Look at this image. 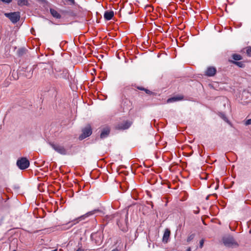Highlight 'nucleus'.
<instances>
[{
	"label": "nucleus",
	"instance_id": "1",
	"mask_svg": "<svg viewBox=\"0 0 251 251\" xmlns=\"http://www.w3.org/2000/svg\"><path fill=\"white\" fill-rule=\"evenodd\" d=\"M52 73L55 78L67 79L68 77V71L65 69L62 70H57L55 69L54 70L52 71Z\"/></svg>",
	"mask_w": 251,
	"mask_h": 251
},
{
	"label": "nucleus",
	"instance_id": "2",
	"mask_svg": "<svg viewBox=\"0 0 251 251\" xmlns=\"http://www.w3.org/2000/svg\"><path fill=\"white\" fill-rule=\"evenodd\" d=\"M16 164L21 170H25L29 166V161L25 157H22L17 161Z\"/></svg>",
	"mask_w": 251,
	"mask_h": 251
},
{
	"label": "nucleus",
	"instance_id": "3",
	"mask_svg": "<svg viewBox=\"0 0 251 251\" xmlns=\"http://www.w3.org/2000/svg\"><path fill=\"white\" fill-rule=\"evenodd\" d=\"M49 144L58 153L62 155L67 154V150L64 146L51 142H50Z\"/></svg>",
	"mask_w": 251,
	"mask_h": 251
},
{
	"label": "nucleus",
	"instance_id": "4",
	"mask_svg": "<svg viewBox=\"0 0 251 251\" xmlns=\"http://www.w3.org/2000/svg\"><path fill=\"white\" fill-rule=\"evenodd\" d=\"M4 15L8 18L13 23H16L20 18V13L19 12L6 13Z\"/></svg>",
	"mask_w": 251,
	"mask_h": 251
},
{
	"label": "nucleus",
	"instance_id": "5",
	"mask_svg": "<svg viewBox=\"0 0 251 251\" xmlns=\"http://www.w3.org/2000/svg\"><path fill=\"white\" fill-rule=\"evenodd\" d=\"M223 242L224 245L227 247L238 246L237 243L235 241L233 237L230 236L223 237Z\"/></svg>",
	"mask_w": 251,
	"mask_h": 251
},
{
	"label": "nucleus",
	"instance_id": "6",
	"mask_svg": "<svg viewBox=\"0 0 251 251\" xmlns=\"http://www.w3.org/2000/svg\"><path fill=\"white\" fill-rule=\"evenodd\" d=\"M92 134V129L91 126L88 125L86 126L84 129H82V133L79 136V139L81 140L86 137L89 136Z\"/></svg>",
	"mask_w": 251,
	"mask_h": 251
},
{
	"label": "nucleus",
	"instance_id": "7",
	"mask_svg": "<svg viewBox=\"0 0 251 251\" xmlns=\"http://www.w3.org/2000/svg\"><path fill=\"white\" fill-rule=\"evenodd\" d=\"M98 211V210H94L93 211H91L90 212H87L85 214L82 215L78 217L77 219L74 220V222L73 224L71 225V226H73V225L75 224V223H77L79 221L84 220L86 218L88 217L89 216H90L93 214H94L96 212Z\"/></svg>",
	"mask_w": 251,
	"mask_h": 251
},
{
	"label": "nucleus",
	"instance_id": "8",
	"mask_svg": "<svg viewBox=\"0 0 251 251\" xmlns=\"http://www.w3.org/2000/svg\"><path fill=\"white\" fill-rule=\"evenodd\" d=\"M217 72V70L214 67H208L205 72V75L208 76H214Z\"/></svg>",
	"mask_w": 251,
	"mask_h": 251
},
{
	"label": "nucleus",
	"instance_id": "9",
	"mask_svg": "<svg viewBox=\"0 0 251 251\" xmlns=\"http://www.w3.org/2000/svg\"><path fill=\"white\" fill-rule=\"evenodd\" d=\"M131 126V123L126 121L118 125V128L121 129H126Z\"/></svg>",
	"mask_w": 251,
	"mask_h": 251
},
{
	"label": "nucleus",
	"instance_id": "10",
	"mask_svg": "<svg viewBox=\"0 0 251 251\" xmlns=\"http://www.w3.org/2000/svg\"><path fill=\"white\" fill-rule=\"evenodd\" d=\"M171 231L169 229L166 228L164 233L163 236V242L164 243H167L170 237Z\"/></svg>",
	"mask_w": 251,
	"mask_h": 251
},
{
	"label": "nucleus",
	"instance_id": "11",
	"mask_svg": "<svg viewBox=\"0 0 251 251\" xmlns=\"http://www.w3.org/2000/svg\"><path fill=\"white\" fill-rule=\"evenodd\" d=\"M183 97L181 96H175L172 97L171 98H169L167 100V102H173L176 101H179L180 100H183Z\"/></svg>",
	"mask_w": 251,
	"mask_h": 251
},
{
	"label": "nucleus",
	"instance_id": "12",
	"mask_svg": "<svg viewBox=\"0 0 251 251\" xmlns=\"http://www.w3.org/2000/svg\"><path fill=\"white\" fill-rule=\"evenodd\" d=\"M110 129L109 127H106L102 129L100 133V138L103 139L106 137L109 134Z\"/></svg>",
	"mask_w": 251,
	"mask_h": 251
},
{
	"label": "nucleus",
	"instance_id": "13",
	"mask_svg": "<svg viewBox=\"0 0 251 251\" xmlns=\"http://www.w3.org/2000/svg\"><path fill=\"white\" fill-rule=\"evenodd\" d=\"M114 16V12L112 11H106L105 12L104 14V18L106 20H111L112 17Z\"/></svg>",
	"mask_w": 251,
	"mask_h": 251
},
{
	"label": "nucleus",
	"instance_id": "14",
	"mask_svg": "<svg viewBox=\"0 0 251 251\" xmlns=\"http://www.w3.org/2000/svg\"><path fill=\"white\" fill-rule=\"evenodd\" d=\"M50 14L53 17L56 19H60L61 18L60 14L56 10L53 8H50Z\"/></svg>",
	"mask_w": 251,
	"mask_h": 251
},
{
	"label": "nucleus",
	"instance_id": "15",
	"mask_svg": "<svg viewBox=\"0 0 251 251\" xmlns=\"http://www.w3.org/2000/svg\"><path fill=\"white\" fill-rule=\"evenodd\" d=\"M18 4L19 6H22L24 5L27 6L29 4V3L27 0H18Z\"/></svg>",
	"mask_w": 251,
	"mask_h": 251
},
{
	"label": "nucleus",
	"instance_id": "16",
	"mask_svg": "<svg viewBox=\"0 0 251 251\" xmlns=\"http://www.w3.org/2000/svg\"><path fill=\"white\" fill-rule=\"evenodd\" d=\"M231 62L240 68H244L245 67V64L243 62L231 61Z\"/></svg>",
	"mask_w": 251,
	"mask_h": 251
},
{
	"label": "nucleus",
	"instance_id": "17",
	"mask_svg": "<svg viewBox=\"0 0 251 251\" xmlns=\"http://www.w3.org/2000/svg\"><path fill=\"white\" fill-rule=\"evenodd\" d=\"M137 88L138 90H142V91H144L147 94L151 95V94H152V92H151L149 90H148L147 89H146V88H144L143 87L138 86V87H137Z\"/></svg>",
	"mask_w": 251,
	"mask_h": 251
},
{
	"label": "nucleus",
	"instance_id": "18",
	"mask_svg": "<svg viewBox=\"0 0 251 251\" xmlns=\"http://www.w3.org/2000/svg\"><path fill=\"white\" fill-rule=\"evenodd\" d=\"M232 57L234 60H240L242 59V56L238 54H233Z\"/></svg>",
	"mask_w": 251,
	"mask_h": 251
},
{
	"label": "nucleus",
	"instance_id": "19",
	"mask_svg": "<svg viewBox=\"0 0 251 251\" xmlns=\"http://www.w3.org/2000/svg\"><path fill=\"white\" fill-rule=\"evenodd\" d=\"M18 52L19 56H22L25 53L26 50L25 49H20Z\"/></svg>",
	"mask_w": 251,
	"mask_h": 251
},
{
	"label": "nucleus",
	"instance_id": "20",
	"mask_svg": "<svg viewBox=\"0 0 251 251\" xmlns=\"http://www.w3.org/2000/svg\"><path fill=\"white\" fill-rule=\"evenodd\" d=\"M194 237H195L194 234H192L190 235L187 239V241L188 242L191 241L194 238Z\"/></svg>",
	"mask_w": 251,
	"mask_h": 251
},
{
	"label": "nucleus",
	"instance_id": "21",
	"mask_svg": "<svg viewBox=\"0 0 251 251\" xmlns=\"http://www.w3.org/2000/svg\"><path fill=\"white\" fill-rule=\"evenodd\" d=\"M246 53L249 56H251V47H249L246 50Z\"/></svg>",
	"mask_w": 251,
	"mask_h": 251
},
{
	"label": "nucleus",
	"instance_id": "22",
	"mask_svg": "<svg viewBox=\"0 0 251 251\" xmlns=\"http://www.w3.org/2000/svg\"><path fill=\"white\" fill-rule=\"evenodd\" d=\"M204 239H201L200 241V247L201 248H202L203 246V244H204Z\"/></svg>",
	"mask_w": 251,
	"mask_h": 251
},
{
	"label": "nucleus",
	"instance_id": "23",
	"mask_svg": "<svg viewBox=\"0 0 251 251\" xmlns=\"http://www.w3.org/2000/svg\"><path fill=\"white\" fill-rule=\"evenodd\" d=\"M245 125L246 126L251 125V119L247 120L245 122Z\"/></svg>",
	"mask_w": 251,
	"mask_h": 251
},
{
	"label": "nucleus",
	"instance_id": "24",
	"mask_svg": "<svg viewBox=\"0 0 251 251\" xmlns=\"http://www.w3.org/2000/svg\"><path fill=\"white\" fill-rule=\"evenodd\" d=\"M221 117L225 121H227V119L226 118V117L223 114H221Z\"/></svg>",
	"mask_w": 251,
	"mask_h": 251
},
{
	"label": "nucleus",
	"instance_id": "25",
	"mask_svg": "<svg viewBox=\"0 0 251 251\" xmlns=\"http://www.w3.org/2000/svg\"><path fill=\"white\" fill-rule=\"evenodd\" d=\"M0 1L3 2H5V3H10L12 0H0Z\"/></svg>",
	"mask_w": 251,
	"mask_h": 251
},
{
	"label": "nucleus",
	"instance_id": "26",
	"mask_svg": "<svg viewBox=\"0 0 251 251\" xmlns=\"http://www.w3.org/2000/svg\"><path fill=\"white\" fill-rule=\"evenodd\" d=\"M72 3L74 4L75 3V0H68Z\"/></svg>",
	"mask_w": 251,
	"mask_h": 251
},
{
	"label": "nucleus",
	"instance_id": "27",
	"mask_svg": "<svg viewBox=\"0 0 251 251\" xmlns=\"http://www.w3.org/2000/svg\"><path fill=\"white\" fill-rule=\"evenodd\" d=\"M32 73H33V71H32L31 74L28 75L29 76V78H30L32 76Z\"/></svg>",
	"mask_w": 251,
	"mask_h": 251
},
{
	"label": "nucleus",
	"instance_id": "28",
	"mask_svg": "<svg viewBox=\"0 0 251 251\" xmlns=\"http://www.w3.org/2000/svg\"><path fill=\"white\" fill-rule=\"evenodd\" d=\"M84 251L82 249H78L77 251Z\"/></svg>",
	"mask_w": 251,
	"mask_h": 251
},
{
	"label": "nucleus",
	"instance_id": "29",
	"mask_svg": "<svg viewBox=\"0 0 251 251\" xmlns=\"http://www.w3.org/2000/svg\"><path fill=\"white\" fill-rule=\"evenodd\" d=\"M111 251H119V250L117 249H115L112 250Z\"/></svg>",
	"mask_w": 251,
	"mask_h": 251
},
{
	"label": "nucleus",
	"instance_id": "30",
	"mask_svg": "<svg viewBox=\"0 0 251 251\" xmlns=\"http://www.w3.org/2000/svg\"><path fill=\"white\" fill-rule=\"evenodd\" d=\"M187 251H191V249L190 248H188L187 250Z\"/></svg>",
	"mask_w": 251,
	"mask_h": 251
},
{
	"label": "nucleus",
	"instance_id": "31",
	"mask_svg": "<svg viewBox=\"0 0 251 251\" xmlns=\"http://www.w3.org/2000/svg\"><path fill=\"white\" fill-rule=\"evenodd\" d=\"M147 7H149V8H151V6L149 5V6H147Z\"/></svg>",
	"mask_w": 251,
	"mask_h": 251
},
{
	"label": "nucleus",
	"instance_id": "32",
	"mask_svg": "<svg viewBox=\"0 0 251 251\" xmlns=\"http://www.w3.org/2000/svg\"><path fill=\"white\" fill-rule=\"evenodd\" d=\"M117 224L119 226V222H117Z\"/></svg>",
	"mask_w": 251,
	"mask_h": 251
},
{
	"label": "nucleus",
	"instance_id": "33",
	"mask_svg": "<svg viewBox=\"0 0 251 251\" xmlns=\"http://www.w3.org/2000/svg\"><path fill=\"white\" fill-rule=\"evenodd\" d=\"M250 233H251V230L250 231Z\"/></svg>",
	"mask_w": 251,
	"mask_h": 251
}]
</instances>
